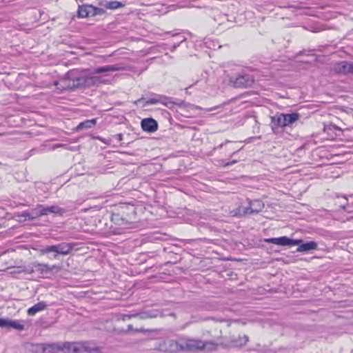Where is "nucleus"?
<instances>
[{
	"label": "nucleus",
	"instance_id": "obj_26",
	"mask_svg": "<svg viewBox=\"0 0 353 353\" xmlns=\"http://www.w3.org/2000/svg\"><path fill=\"white\" fill-rule=\"evenodd\" d=\"M23 216L24 217H28V219H30V216H31V211L30 212H28V211H24L22 214Z\"/></svg>",
	"mask_w": 353,
	"mask_h": 353
},
{
	"label": "nucleus",
	"instance_id": "obj_13",
	"mask_svg": "<svg viewBox=\"0 0 353 353\" xmlns=\"http://www.w3.org/2000/svg\"><path fill=\"white\" fill-rule=\"evenodd\" d=\"M92 6L91 5H83L79 7L78 9V17L81 18H85L88 17H92L93 12H92Z\"/></svg>",
	"mask_w": 353,
	"mask_h": 353
},
{
	"label": "nucleus",
	"instance_id": "obj_10",
	"mask_svg": "<svg viewBox=\"0 0 353 353\" xmlns=\"http://www.w3.org/2000/svg\"><path fill=\"white\" fill-rule=\"evenodd\" d=\"M141 124L143 130L145 132H154L158 129L157 122L152 118L143 119Z\"/></svg>",
	"mask_w": 353,
	"mask_h": 353
},
{
	"label": "nucleus",
	"instance_id": "obj_14",
	"mask_svg": "<svg viewBox=\"0 0 353 353\" xmlns=\"http://www.w3.org/2000/svg\"><path fill=\"white\" fill-rule=\"evenodd\" d=\"M46 306H47V305L45 302H43V301L39 302L28 310V314L30 316H34L37 312L45 310Z\"/></svg>",
	"mask_w": 353,
	"mask_h": 353
},
{
	"label": "nucleus",
	"instance_id": "obj_31",
	"mask_svg": "<svg viewBox=\"0 0 353 353\" xmlns=\"http://www.w3.org/2000/svg\"><path fill=\"white\" fill-rule=\"evenodd\" d=\"M141 100H142V99H138L137 101H135V103H137L140 102Z\"/></svg>",
	"mask_w": 353,
	"mask_h": 353
},
{
	"label": "nucleus",
	"instance_id": "obj_20",
	"mask_svg": "<svg viewBox=\"0 0 353 353\" xmlns=\"http://www.w3.org/2000/svg\"><path fill=\"white\" fill-rule=\"evenodd\" d=\"M245 208L239 207L238 208L233 210L230 212V214L232 216H238L241 217L245 214H248V213L244 212Z\"/></svg>",
	"mask_w": 353,
	"mask_h": 353
},
{
	"label": "nucleus",
	"instance_id": "obj_24",
	"mask_svg": "<svg viewBox=\"0 0 353 353\" xmlns=\"http://www.w3.org/2000/svg\"><path fill=\"white\" fill-rule=\"evenodd\" d=\"M46 345L51 347L53 350H59V347L56 344H48Z\"/></svg>",
	"mask_w": 353,
	"mask_h": 353
},
{
	"label": "nucleus",
	"instance_id": "obj_33",
	"mask_svg": "<svg viewBox=\"0 0 353 353\" xmlns=\"http://www.w3.org/2000/svg\"><path fill=\"white\" fill-rule=\"evenodd\" d=\"M195 108H196V109H201V108H200V107H199V106H196Z\"/></svg>",
	"mask_w": 353,
	"mask_h": 353
},
{
	"label": "nucleus",
	"instance_id": "obj_18",
	"mask_svg": "<svg viewBox=\"0 0 353 353\" xmlns=\"http://www.w3.org/2000/svg\"><path fill=\"white\" fill-rule=\"evenodd\" d=\"M166 98L163 96H157L156 97H153L151 99H149L145 103L147 105H152V104H157V103H164L165 100Z\"/></svg>",
	"mask_w": 353,
	"mask_h": 353
},
{
	"label": "nucleus",
	"instance_id": "obj_11",
	"mask_svg": "<svg viewBox=\"0 0 353 353\" xmlns=\"http://www.w3.org/2000/svg\"><path fill=\"white\" fill-rule=\"evenodd\" d=\"M39 208H42L43 214L48 215L50 213L54 214L62 215L65 213V210L57 206V205H52V206H44L43 205H39Z\"/></svg>",
	"mask_w": 353,
	"mask_h": 353
},
{
	"label": "nucleus",
	"instance_id": "obj_8",
	"mask_svg": "<svg viewBox=\"0 0 353 353\" xmlns=\"http://www.w3.org/2000/svg\"><path fill=\"white\" fill-rule=\"evenodd\" d=\"M249 207L245 208L244 212L248 214H257L264 208L263 203L260 200H248Z\"/></svg>",
	"mask_w": 353,
	"mask_h": 353
},
{
	"label": "nucleus",
	"instance_id": "obj_7",
	"mask_svg": "<svg viewBox=\"0 0 353 353\" xmlns=\"http://www.w3.org/2000/svg\"><path fill=\"white\" fill-rule=\"evenodd\" d=\"M299 119V114H280L276 118V123L280 127H285L296 122Z\"/></svg>",
	"mask_w": 353,
	"mask_h": 353
},
{
	"label": "nucleus",
	"instance_id": "obj_3",
	"mask_svg": "<svg viewBox=\"0 0 353 353\" xmlns=\"http://www.w3.org/2000/svg\"><path fill=\"white\" fill-rule=\"evenodd\" d=\"M267 243H274L279 245H299L296 249L299 252H306L310 250H315L318 248V245L314 241H308L303 243L301 239H291L287 236L279 238H270L265 239Z\"/></svg>",
	"mask_w": 353,
	"mask_h": 353
},
{
	"label": "nucleus",
	"instance_id": "obj_6",
	"mask_svg": "<svg viewBox=\"0 0 353 353\" xmlns=\"http://www.w3.org/2000/svg\"><path fill=\"white\" fill-rule=\"evenodd\" d=\"M331 70L339 74H353V64L346 61L335 62L332 63Z\"/></svg>",
	"mask_w": 353,
	"mask_h": 353
},
{
	"label": "nucleus",
	"instance_id": "obj_36",
	"mask_svg": "<svg viewBox=\"0 0 353 353\" xmlns=\"http://www.w3.org/2000/svg\"><path fill=\"white\" fill-rule=\"evenodd\" d=\"M3 321V319H0V321Z\"/></svg>",
	"mask_w": 353,
	"mask_h": 353
},
{
	"label": "nucleus",
	"instance_id": "obj_34",
	"mask_svg": "<svg viewBox=\"0 0 353 353\" xmlns=\"http://www.w3.org/2000/svg\"><path fill=\"white\" fill-rule=\"evenodd\" d=\"M141 319H144V318H145V316H141Z\"/></svg>",
	"mask_w": 353,
	"mask_h": 353
},
{
	"label": "nucleus",
	"instance_id": "obj_35",
	"mask_svg": "<svg viewBox=\"0 0 353 353\" xmlns=\"http://www.w3.org/2000/svg\"><path fill=\"white\" fill-rule=\"evenodd\" d=\"M121 134H119V139H121Z\"/></svg>",
	"mask_w": 353,
	"mask_h": 353
},
{
	"label": "nucleus",
	"instance_id": "obj_32",
	"mask_svg": "<svg viewBox=\"0 0 353 353\" xmlns=\"http://www.w3.org/2000/svg\"><path fill=\"white\" fill-rule=\"evenodd\" d=\"M214 110V108H211L208 109V110Z\"/></svg>",
	"mask_w": 353,
	"mask_h": 353
},
{
	"label": "nucleus",
	"instance_id": "obj_29",
	"mask_svg": "<svg viewBox=\"0 0 353 353\" xmlns=\"http://www.w3.org/2000/svg\"><path fill=\"white\" fill-rule=\"evenodd\" d=\"M128 332H131V331H134V329H133V327L132 325H128Z\"/></svg>",
	"mask_w": 353,
	"mask_h": 353
},
{
	"label": "nucleus",
	"instance_id": "obj_17",
	"mask_svg": "<svg viewBox=\"0 0 353 353\" xmlns=\"http://www.w3.org/2000/svg\"><path fill=\"white\" fill-rule=\"evenodd\" d=\"M124 5L122 3L117 1H108V2H105V3L103 4V6L105 8L109 9V10H115V9L121 8Z\"/></svg>",
	"mask_w": 353,
	"mask_h": 353
},
{
	"label": "nucleus",
	"instance_id": "obj_15",
	"mask_svg": "<svg viewBox=\"0 0 353 353\" xmlns=\"http://www.w3.org/2000/svg\"><path fill=\"white\" fill-rule=\"evenodd\" d=\"M96 124L95 119L86 120L80 123L76 128L77 130L90 128Z\"/></svg>",
	"mask_w": 353,
	"mask_h": 353
},
{
	"label": "nucleus",
	"instance_id": "obj_4",
	"mask_svg": "<svg viewBox=\"0 0 353 353\" xmlns=\"http://www.w3.org/2000/svg\"><path fill=\"white\" fill-rule=\"evenodd\" d=\"M74 244L68 243H61L57 245H48L41 250L42 254L54 252V258L56 259L57 254L68 255L73 249Z\"/></svg>",
	"mask_w": 353,
	"mask_h": 353
},
{
	"label": "nucleus",
	"instance_id": "obj_27",
	"mask_svg": "<svg viewBox=\"0 0 353 353\" xmlns=\"http://www.w3.org/2000/svg\"><path fill=\"white\" fill-rule=\"evenodd\" d=\"M72 346H74V345L73 344H72V343H65V344L63 345V347H64L65 348H68H68H70V347H72ZM74 350H76V349H75V347H74Z\"/></svg>",
	"mask_w": 353,
	"mask_h": 353
},
{
	"label": "nucleus",
	"instance_id": "obj_30",
	"mask_svg": "<svg viewBox=\"0 0 353 353\" xmlns=\"http://www.w3.org/2000/svg\"><path fill=\"white\" fill-rule=\"evenodd\" d=\"M135 332H142L143 331V329L141 328V329H136L134 330Z\"/></svg>",
	"mask_w": 353,
	"mask_h": 353
},
{
	"label": "nucleus",
	"instance_id": "obj_9",
	"mask_svg": "<svg viewBox=\"0 0 353 353\" xmlns=\"http://www.w3.org/2000/svg\"><path fill=\"white\" fill-rule=\"evenodd\" d=\"M0 327L9 329L12 328L17 330H23L24 329V325L22 321L8 319H3V321H0Z\"/></svg>",
	"mask_w": 353,
	"mask_h": 353
},
{
	"label": "nucleus",
	"instance_id": "obj_12",
	"mask_svg": "<svg viewBox=\"0 0 353 353\" xmlns=\"http://www.w3.org/2000/svg\"><path fill=\"white\" fill-rule=\"evenodd\" d=\"M35 272H38L41 274L49 273L51 272L54 270H59V267L57 265H52L49 266L47 264L34 263Z\"/></svg>",
	"mask_w": 353,
	"mask_h": 353
},
{
	"label": "nucleus",
	"instance_id": "obj_16",
	"mask_svg": "<svg viewBox=\"0 0 353 353\" xmlns=\"http://www.w3.org/2000/svg\"><path fill=\"white\" fill-rule=\"evenodd\" d=\"M248 341V336L247 335H243V336H239L236 339H232V343L234 346L241 347L245 345Z\"/></svg>",
	"mask_w": 353,
	"mask_h": 353
},
{
	"label": "nucleus",
	"instance_id": "obj_5",
	"mask_svg": "<svg viewBox=\"0 0 353 353\" xmlns=\"http://www.w3.org/2000/svg\"><path fill=\"white\" fill-rule=\"evenodd\" d=\"M230 82L235 88H245L251 87L254 82V78L252 75L248 74H239L236 77H231Z\"/></svg>",
	"mask_w": 353,
	"mask_h": 353
},
{
	"label": "nucleus",
	"instance_id": "obj_2",
	"mask_svg": "<svg viewBox=\"0 0 353 353\" xmlns=\"http://www.w3.org/2000/svg\"><path fill=\"white\" fill-rule=\"evenodd\" d=\"M166 344L169 346V350L171 352L185 350L197 351L206 348L207 345H210V349L214 348V345L211 343H204L202 341L196 339H184L178 341L168 340Z\"/></svg>",
	"mask_w": 353,
	"mask_h": 353
},
{
	"label": "nucleus",
	"instance_id": "obj_28",
	"mask_svg": "<svg viewBox=\"0 0 353 353\" xmlns=\"http://www.w3.org/2000/svg\"><path fill=\"white\" fill-rule=\"evenodd\" d=\"M158 313L157 312H155V313H152L149 315H148V317H150V318H155L157 316H158Z\"/></svg>",
	"mask_w": 353,
	"mask_h": 353
},
{
	"label": "nucleus",
	"instance_id": "obj_23",
	"mask_svg": "<svg viewBox=\"0 0 353 353\" xmlns=\"http://www.w3.org/2000/svg\"><path fill=\"white\" fill-rule=\"evenodd\" d=\"M23 272L27 274H32L35 272L34 263L23 268Z\"/></svg>",
	"mask_w": 353,
	"mask_h": 353
},
{
	"label": "nucleus",
	"instance_id": "obj_21",
	"mask_svg": "<svg viewBox=\"0 0 353 353\" xmlns=\"http://www.w3.org/2000/svg\"><path fill=\"white\" fill-rule=\"evenodd\" d=\"M139 316V314H120L119 316H118V320H121V321H126V320H128V319H130L131 318H134V317H137Z\"/></svg>",
	"mask_w": 353,
	"mask_h": 353
},
{
	"label": "nucleus",
	"instance_id": "obj_19",
	"mask_svg": "<svg viewBox=\"0 0 353 353\" xmlns=\"http://www.w3.org/2000/svg\"><path fill=\"white\" fill-rule=\"evenodd\" d=\"M42 208H39V205L34 209L31 210V216H30V219H34L38 218L39 216H43Z\"/></svg>",
	"mask_w": 353,
	"mask_h": 353
},
{
	"label": "nucleus",
	"instance_id": "obj_22",
	"mask_svg": "<svg viewBox=\"0 0 353 353\" xmlns=\"http://www.w3.org/2000/svg\"><path fill=\"white\" fill-rule=\"evenodd\" d=\"M92 12H93L92 17L97 16V15H102L105 13V10L101 8H97L94 6H92Z\"/></svg>",
	"mask_w": 353,
	"mask_h": 353
},
{
	"label": "nucleus",
	"instance_id": "obj_1",
	"mask_svg": "<svg viewBox=\"0 0 353 353\" xmlns=\"http://www.w3.org/2000/svg\"><path fill=\"white\" fill-rule=\"evenodd\" d=\"M119 64L104 65L94 68L92 74H83L74 80V86L81 88H90L98 86L100 84H105L110 82L106 77L108 72H116L123 70Z\"/></svg>",
	"mask_w": 353,
	"mask_h": 353
},
{
	"label": "nucleus",
	"instance_id": "obj_25",
	"mask_svg": "<svg viewBox=\"0 0 353 353\" xmlns=\"http://www.w3.org/2000/svg\"><path fill=\"white\" fill-rule=\"evenodd\" d=\"M236 162H237L236 160H233L232 161H229V162L225 163V164H223V166L224 167H227V166L233 165V164L236 163Z\"/></svg>",
	"mask_w": 353,
	"mask_h": 353
}]
</instances>
